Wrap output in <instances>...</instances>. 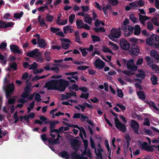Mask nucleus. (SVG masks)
<instances>
[{"label": "nucleus", "mask_w": 159, "mask_h": 159, "mask_svg": "<svg viewBox=\"0 0 159 159\" xmlns=\"http://www.w3.org/2000/svg\"><path fill=\"white\" fill-rule=\"evenodd\" d=\"M120 44L121 48L124 50L127 51L130 48L129 43L125 39H122L120 42Z\"/></svg>", "instance_id": "7"}, {"label": "nucleus", "mask_w": 159, "mask_h": 159, "mask_svg": "<svg viewBox=\"0 0 159 159\" xmlns=\"http://www.w3.org/2000/svg\"><path fill=\"white\" fill-rule=\"evenodd\" d=\"M139 125L138 123L134 120H132L131 122L130 127L132 128L134 133L139 134Z\"/></svg>", "instance_id": "10"}, {"label": "nucleus", "mask_w": 159, "mask_h": 159, "mask_svg": "<svg viewBox=\"0 0 159 159\" xmlns=\"http://www.w3.org/2000/svg\"><path fill=\"white\" fill-rule=\"evenodd\" d=\"M23 14V13L22 12H21L20 13H15L14 14V17L15 18L19 19L22 16Z\"/></svg>", "instance_id": "41"}, {"label": "nucleus", "mask_w": 159, "mask_h": 159, "mask_svg": "<svg viewBox=\"0 0 159 159\" xmlns=\"http://www.w3.org/2000/svg\"><path fill=\"white\" fill-rule=\"evenodd\" d=\"M79 141L77 139H74L70 142L71 145L73 149L76 152L79 151L80 147Z\"/></svg>", "instance_id": "8"}, {"label": "nucleus", "mask_w": 159, "mask_h": 159, "mask_svg": "<svg viewBox=\"0 0 159 159\" xmlns=\"http://www.w3.org/2000/svg\"><path fill=\"white\" fill-rule=\"evenodd\" d=\"M143 125H146L149 126L150 125V123L149 120L148 118H145L144 120Z\"/></svg>", "instance_id": "53"}, {"label": "nucleus", "mask_w": 159, "mask_h": 159, "mask_svg": "<svg viewBox=\"0 0 159 159\" xmlns=\"http://www.w3.org/2000/svg\"><path fill=\"white\" fill-rule=\"evenodd\" d=\"M76 24L77 27L79 29L82 28V27L84 25V23L83 21L80 19L77 20Z\"/></svg>", "instance_id": "26"}, {"label": "nucleus", "mask_w": 159, "mask_h": 159, "mask_svg": "<svg viewBox=\"0 0 159 159\" xmlns=\"http://www.w3.org/2000/svg\"><path fill=\"white\" fill-rule=\"evenodd\" d=\"M126 66L127 68L131 70L135 71L137 70V66L134 65L133 59L128 61Z\"/></svg>", "instance_id": "11"}, {"label": "nucleus", "mask_w": 159, "mask_h": 159, "mask_svg": "<svg viewBox=\"0 0 159 159\" xmlns=\"http://www.w3.org/2000/svg\"><path fill=\"white\" fill-rule=\"evenodd\" d=\"M108 2L110 4L114 6H116L118 3V0H108Z\"/></svg>", "instance_id": "39"}, {"label": "nucleus", "mask_w": 159, "mask_h": 159, "mask_svg": "<svg viewBox=\"0 0 159 159\" xmlns=\"http://www.w3.org/2000/svg\"><path fill=\"white\" fill-rule=\"evenodd\" d=\"M73 89H87L85 87L79 88L78 85L76 84H73L72 85Z\"/></svg>", "instance_id": "31"}, {"label": "nucleus", "mask_w": 159, "mask_h": 159, "mask_svg": "<svg viewBox=\"0 0 159 159\" xmlns=\"http://www.w3.org/2000/svg\"><path fill=\"white\" fill-rule=\"evenodd\" d=\"M46 21L48 22H52L53 19V17L51 15H49L46 17Z\"/></svg>", "instance_id": "62"}, {"label": "nucleus", "mask_w": 159, "mask_h": 159, "mask_svg": "<svg viewBox=\"0 0 159 159\" xmlns=\"http://www.w3.org/2000/svg\"><path fill=\"white\" fill-rule=\"evenodd\" d=\"M90 142L91 143V147L92 149H95L96 148L94 140L91 138H90Z\"/></svg>", "instance_id": "56"}, {"label": "nucleus", "mask_w": 159, "mask_h": 159, "mask_svg": "<svg viewBox=\"0 0 159 159\" xmlns=\"http://www.w3.org/2000/svg\"><path fill=\"white\" fill-rule=\"evenodd\" d=\"M40 95L38 93H36L34 99L38 102L40 101L41 100Z\"/></svg>", "instance_id": "54"}, {"label": "nucleus", "mask_w": 159, "mask_h": 159, "mask_svg": "<svg viewBox=\"0 0 159 159\" xmlns=\"http://www.w3.org/2000/svg\"><path fill=\"white\" fill-rule=\"evenodd\" d=\"M40 137L41 139L44 141V143L46 144L47 141H48V138L47 135L45 134H43L40 135Z\"/></svg>", "instance_id": "34"}, {"label": "nucleus", "mask_w": 159, "mask_h": 159, "mask_svg": "<svg viewBox=\"0 0 159 159\" xmlns=\"http://www.w3.org/2000/svg\"><path fill=\"white\" fill-rule=\"evenodd\" d=\"M140 147L141 149L146 151L148 152H153L154 151V148L152 147V145L149 146L147 142H143L140 145Z\"/></svg>", "instance_id": "6"}, {"label": "nucleus", "mask_w": 159, "mask_h": 159, "mask_svg": "<svg viewBox=\"0 0 159 159\" xmlns=\"http://www.w3.org/2000/svg\"><path fill=\"white\" fill-rule=\"evenodd\" d=\"M70 27L71 26L69 25L64 27L63 28L64 33L65 34H66L67 33V32L68 30L69 31L70 33H72L73 31L74 30L72 28H70Z\"/></svg>", "instance_id": "21"}, {"label": "nucleus", "mask_w": 159, "mask_h": 159, "mask_svg": "<svg viewBox=\"0 0 159 159\" xmlns=\"http://www.w3.org/2000/svg\"><path fill=\"white\" fill-rule=\"evenodd\" d=\"M44 55L46 60L48 61H49L50 60V52H46L45 53Z\"/></svg>", "instance_id": "55"}, {"label": "nucleus", "mask_w": 159, "mask_h": 159, "mask_svg": "<svg viewBox=\"0 0 159 159\" xmlns=\"http://www.w3.org/2000/svg\"><path fill=\"white\" fill-rule=\"evenodd\" d=\"M83 20L85 22L89 24H91L92 23L93 18L90 17L88 14H86Z\"/></svg>", "instance_id": "18"}, {"label": "nucleus", "mask_w": 159, "mask_h": 159, "mask_svg": "<svg viewBox=\"0 0 159 159\" xmlns=\"http://www.w3.org/2000/svg\"><path fill=\"white\" fill-rule=\"evenodd\" d=\"M69 85L68 81L61 79L57 82L53 81L45 84V88L48 89H66Z\"/></svg>", "instance_id": "1"}, {"label": "nucleus", "mask_w": 159, "mask_h": 159, "mask_svg": "<svg viewBox=\"0 0 159 159\" xmlns=\"http://www.w3.org/2000/svg\"><path fill=\"white\" fill-rule=\"evenodd\" d=\"M134 30V27H132L130 25H127L125 26L124 29V33L125 36L128 37L131 34Z\"/></svg>", "instance_id": "9"}, {"label": "nucleus", "mask_w": 159, "mask_h": 159, "mask_svg": "<svg viewBox=\"0 0 159 159\" xmlns=\"http://www.w3.org/2000/svg\"><path fill=\"white\" fill-rule=\"evenodd\" d=\"M75 41L79 43H81L80 41V38L79 35V32L78 31H76L75 33Z\"/></svg>", "instance_id": "30"}, {"label": "nucleus", "mask_w": 159, "mask_h": 159, "mask_svg": "<svg viewBox=\"0 0 159 159\" xmlns=\"http://www.w3.org/2000/svg\"><path fill=\"white\" fill-rule=\"evenodd\" d=\"M38 44L39 45V47L40 48H44L47 45L45 40L43 39H41L38 41Z\"/></svg>", "instance_id": "20"}, {"label": "nucleus", "mask_w": 159, "mask_h": 159, "mask_svg": "<svg viewBox=\"0 0 159 159\" xmlns=\"http://www.w3.org/2000/svg\"><path fill=\"white\" fill-rule=\"evenodd\" d=\"M146 43L150 45L154 46L156 48H159V36L156 35H152L146 40Z\"/></svg>", "instance_id": "2"}, {"label": "nucleus", "mask_w": 159, "mask_h": 159, "mask_svg": "<svg viewBox=\"0 0 159 159\" xmlns=\"http://www.w3.org/2000/svg\"><path fill=\"white\" fill-rule=\"evenodd\" d=\"M59 156L62 158L66 159H69L70 155L68 152L65 151H63L59 153Z\"/></svg>", "instance_id": "16"}, {"label": "nucleus", "mask_w": 159, "mask_h": 159, "mask_svg": "<svg viewBox=\"0 0 159 159\" xmlns=\"http://www.w3.org/2000/svg\"><path fill=\"white\" fill-rule=\"evenodd\" d=\"M10 48L11 51L14 53L20 54L21 53L19 48L17 45H13L10 46Z\"/></svg>", "instance_id": "13"}, {"label": "nucleus", "mask_w": 159, "mask_h": 159, "mask_svg": "<svg viewBox=\"0 0 159 159\" xmlns=\"http://www.w3.org/2000/svg\"><path fill=\"white\" fill-rule=\"evenodd\" d=\"M0 60L3 61L4 64H5L6 63L7 61L6 57H4L1 54H0Z\"/></svg>", "instance_id": "59"}, {"label": "nucleus", "mask_w": 159, "mask_h": 159, "mask_svg": "<svg viewBox=\"0 0 159 159\" xmlns=\"http://www.w3.org/2000/svg\"><path fill=\"white\" fill-rule=\"evenodd\" d=\"M11 67L14 70H17V65L16 62H13L10 65Z\"/></svg>", "instance_id": "64"}, {"label": "nucleus", "mask_w": 159, "mask_h": 159, "mask_svg": "<svg viewBox=\"0 0 159 159\" xmlns=\"http://www.w3.org/2000/svg\"><path fill=\"white\" fill-rule=\"evenodd\" d=\"M109 45L112 46V48L113 50H116L119 49V47L117 44H115L111 41H109Z\"/></svg>", "instance_id": "35"}, {"label": "nucleus", "mask_w": 159, "mask_h": 159, "mask_svg": "<svg viewBox=\"0 0 159 159\" xmlns=\"http://www.w3.org/2000/svg\"><path fill=\"white\" fill-rule=\"evenodd\" d=\"M152 70H153L155 73H158L159 72V70L156 64H154L151 67Z\"/></svg>", "instance_id": "38"}, {"label": "nucleus", "mask_w": 159, "mask_h": 159, "mask_svg": "<svg viewBox=\"0 0 159 159\" xmlns=\"http://www.w3.org/2000/svg\"><path fill=\"white\" fill-rule=\"evenodd\" d=\"M101 151H102V149L100 150L98 148L97 152L96 151V148L95 149V153H96V155L99 158L102 157V153Z\"/></svg>", "instance_id": "32"}, {"label": "nucleus", "mask_w": 159, "mask_h": 159, "mask_svg": "<svg viewBox=\"0 0 159 159\" xmlns=\"http://www.w3.org/2000/svg\"><path fill=\"white\" fill-rule=\"evenodd\" d=\"M129 18L134 23H137L138 21L137 18L134 16V15L133 14H131L130 15Z\"/></svg>", "instance_id": "29"}, {"label": "nucleus", "mask_w": 159, "mask_h": 159, "mask_svg": "<svg viewBox=\"0 0 159 159\" xmlns=\"http://www.w3.org/2000/svg\"><path fill=\"white\" fill-rule=\"evenodd\" d=\"M52 138H50L48 139V144L50 145H53L55 144H58L57 142L55 139H53Z\"/></svg>", "instance_id": "28"}, {"label": "nucleus", "mask_w": 159, "mask_h": 159, "mask_svg": "<svg viewBox=\"0 0 159 159\" xmlns=\"http://www.w3.org/2000/svg\"><path fill=\"white\" fill-rule=\"evenodd\" d=\"M147 29L150 30H152L153 28V27L152 23L150 21H148L147 23Z\"/></svg>", "instance_id": "33"}, {"label": "nucleus", "mask_w": 159, "mask_h": 159, "mask_svg": "<svg viewBox=\"0 0 159 159\" xmlns=\"http://www.w3.org/2000/svg\"><path fill=\"white\" fill-rule=\"evenodd\" d=\"M75 16V15L74 14H72L69 17V21L71 24L72 23Z\"/></svg>", "instance_id": "63"}, {"label": "nucleus", "mask_w": 159, "mask_h": 159, "mask_svg": "<svg viewBox=\"0 0 159 159\" xmlns=\"http://www.w3.org/2000/svg\"><path fill=\"white\" fill-rule=\"evenodd\" d=\"M5 91L7 98L10 97L11 94L14 91V90H4Z\"/></svg>", "instance_id": "37"}, {"label": "nucleus", "mask_w": 159, "mask_h": 159, "mask_svg": "<svg viewBox=\"0 0 159 159\" xmlns=\"http://www.w3.org/2000/svg\"><path fill=\"white\" fill-rule=\"evenodd\" d=\"M89 93H82L80 96V97L81 98H84L86 99L89 98Z\"/></svg>", "instance_id": "50"}, {"label": "nucleus", "mask_w": 159, "mask_h": 159, "mask_svg": "<svg viewBox=\"0 0 159 159\" xmlns=\"http://www.w3.org/2000/svg\"><path fill=\"white\" fill-rule=\"evenodd\" d=\"M137 94L139 99L143 101L145 99L146 96L144 92L140 90L137 92Z\"/></svg>", "instance_id": "17"}, {"label": "nucleus", "mask_w": 159, "mask_h": 159, "mask_svg": "<svg viewBox=\"0 0 159 159\" xmlns=\"http://www.w3.org/2000/svg\"><path fill=\"white\" fill-rule=\"evenodd\" d=\"M145 75L144 72L142 73L137 74L136 76L138 78L141 77L142 79H143L145 77Z\"/></svg>", "instance_id": "61"}, {"label": "nucleus", "mask_w": 159, "mask_h": 159, "mask_svg": "<svg viewBox=\"0 0 159 159\" xmlns=\"http://www.w3.org/2000/svg\"><path fill=\"white\" fill-rule=\"evenodd\" d=\"M116 105L120 108L122 111H125L126 109V107L124 105L120 103H116Z\"/></svg>", "instance_id": "58"}, {"label": "nucleus", "mask_w": 159, "mask_h": 159, "mask_svg": "<svg viewBox=\"0 0 159 159\" xmlns=\"http://www.w3.org/2000/svg\"><path fill=\"white\" fill-rule=\"evenodd\" d=\"M79 49L81 51L82 55L84 57H85L88 53V52L86 51V48H79Z\"/></svg>", "instance_id": "49"}, {"label": "nucleus", "mask_w": 159, "mask_h": 159, "mask_svg": "<svg viewBox=\"0 0 159 159\" xmlns=\"http://www.w3.org/2000/svg\"><path fill=\"white\" fill-rule=\"evenodd\" d=\"M14 87L13 83H9L7 84L6 89H14Z\"/></svg>", "instance_id": "51"}, {"label": "nucleus", "mask_w": 159, "mask_h": 159, "mask_svg": "<svg viewBox=\"0 0 159 159\" xmlns=\"http://www.w3.org/2000/svg\"><path fill=\"white\" fill-rule=\"evenodd\" d=\"M150 54L151 56L156 60L157 61H159V56L158 52L154 50L150 51Z\"/></svg>", "instance_id": "15"}, {"label": "nucleus", "mask_w": 159, "mask_h": 159, "mask_svg": "<svg viewBox=\"0 0 159 159\" xmlns=\"http://www.w3.org/2000/svg\"><path fill=\"white\" fill-rule=\"evenodd\" d=\"M139 15V21H146L148 19H150V18L146 16H143L140 13H138Z\"/></svg>", "instance_id": "22"}, {"label": "nucleus", "mask_w": 159, "mask_h": 159, "mask_svg": "<svg viewBox=\"0 0 159 159\" xmlns=\"http://www.w3.org/2000/svg\"><path fill=\"white\" fill-rule=\"evenodd\" d=\"M94 31L97 33L99 32H104L105 31V30L103 27H101L99 28H95L93 29Z\"/></svg>", "instance_id": "36"}, {"label": "nucleus", "mask_w": 159, "mask_h": 159, "mask_svg": "<svg viewBox=\"0 0 159 159\" xmlns=\"http://www.w3.org/2000/svg\"><path fill=\"white\" fill-rule=\"evenodd\" d=\"M18 102L21 103L22 104H24L25 102H27L28 101L27 100L25 99H24L23 98H20L18 100Z\"/></svg>", "instance_id": "57"}, {"label": "nucleus", "mask_w": 159, "mask_h": 159, "mask_svg": "<svg viewBox=\"0 0 159 159\" xmlns=\"http://www.w3.org/2000/svg\"><path fill=\"white\" fill-rule=\"evenodd\" d=\"M145 59L147 61V64L149 66L151 67L154 64H153V59L150 57L149 56H147L145 57Z\"/></svg>", "instance_id": "19"}, {"label": "nucleus", "mask_w": 159, "mask_h": 159, "mask_svg": "<svg viewBox=\"0 0 159 159\" xmlns=\"http://www.w3.org/2000/svg\"><path fill=\"white\" fill-rule=\"evenodd\" d=\"M139 52V46L135 43L132 44L131 49L129 53L131 55L137 56Z\"/></svg>", "instance_id": "5"}, {"label": "nucleus", "mask_w": 159, "mask_h": 159, "mask_svg": "<svg viewBox=\"0 0 159 159\" xmlns=\"http://www.w3.org/2000/svg\"><path fill=\"white\" fill-rule=\"evenodd\" d=\"M115 126L117 129L123 132L124 133L126 131V128L125 124H122L121 122H120L118 124H116Z\"/></svg>", "instance_id": "14"}, {"label": "nucleus", "mask_w": 159, "mask_h": 159, "mask_svg": "<svg viewBox=\"0 0 159 159\" xmlns=\"http://www.w3.org/2000/svg\"><path fill=\"white\" fill-rule=\"evenodd\" d=\"M27 56L30 57H34V58H39L38 61H43V59L41 57V53L39 51L38 49L36 48L34 50L27 53Z\"/></svg>", "instance_id": "4"}, {"label": "nucleus", "mask_w": 159, "mask_h": 159, "mask_svg": "<svg viewBox=\"0 0 159 159\" xmlns=\"http://www.w3.org/2000/svg\"><path fill=\"white\" fill-rule=\"evenodd\" d=\"M77 152L75 151V152L71 154V157L72 159H76L79 156V155L77 153Z\"/></svg>", "instance_id": "52"}, {"label": "nucleus", "mask_w": 159, "mask_h": 159, "mask_svg": "<svg viewBox=\"0 0 159 159\" xmlns=\"http://www.w3.org/2000/svg\"><path fill=\"white\" fill-rule=\"evenodd\" d=\"M134 33L136 35H139L141 32V29L140 26L138 25H136L134 28Z\"/></svg>", "instance_id": "23"}, {"label": "nucleus", "mask_w": 159, "mask_h": 159, "mask_svg": "<svg viewBox=\"0 0 159 159\" xmlns=\"http://www.w3.org/2000/svg\"><path fill=\"white\" fill-rule=\"evenodd\" d=\"M152 83L153 85L157 84L158 78L155 75H152L151 78Z\"/></svg>", "instance_id": "27"}, {"label": "nucleus", "mask_w": 159, "mask_h": 159, "mask_svg": "<svg viewBox=\"0 0 159 159\" xmlns=\"http://www.w3.org/2000/svg\"><path fill=\"white\" fill-rule=\"evenodd\" d=\"M37 67V64L36 62H35L33 64L30 65L29 67V69L30 70L33 69L35 70Z\"/></svg>", "instance_id": "45"}, {"label": "nucleus", "mask_w": 159, "mask_h": 159, "mask_svg": "<svg viewBox=\"0 0 159 159\" xmlns=\"http://www.w3.org/2000/svg\"><path fill=\"white\" fill-rule=\"evenodd\" d=\"M61 47L65 49H68L70 46L69 43H66L64 42H62L61 44Z\"/></svg>", "instance_id": "43"}, {"label": "nucleus", "mask_w": 159, "mask_h": 159, "mask_svg": "<svg viewBox=\"0 0 159 159\" xmlns=\"http://www.w3.org/2000/svg\"><path fill=\"white\" fill-rule=\"evenodd\" d=\"M102 50L104 52H107L112 53V51L109 48L105 46H103Z\"/></svg>", "instance_id": "46"}, {"label": "nucleus", "mask_w": 159, "mask_h": 159, "mask_svg": "<svg viewBox=\"0 0 159 159\" xmlns=\"http://www.w3.org/2000/svg\"><path fill=\"white\" fill-rule=\"evenodd\" d=\"M83 139V142L84 143V146L85 149L84 151V152H87V150L88 147V142L87 140Z\"/></svg>", "instance_id": "44"}, {"label": "nucleus", "mask_w": 159, "mask_h": 159, "mask_svg": "<svg viewBox=\"0 0 159 159\" xmlns=\"http://www.w3.org/2000/svg\"><path fill=\"white\" fill-rule=\"evenodd\" d=\"M92 40L93 42L100 41V38L97 36L93 35L92 36Z\"/></svg>", "instance_id": "47"}, {"label": "nucleus", "mask_w": 159, "mask_h": 159, "mask_svg": "<svg viewBox=\"0 0 159 159\" xmlns=\"http://www.w3.org/2000/svg\"><path fill=\"white\" fill-rule=\"evenodd\" d=\"M129 5L130 6L131 8L132 9L137 8L138 7V6L135 2L130 3Z\"/></svg>", "instance_id": "40"}, {"label": "nucleus", "mask_w": 159, "mask_h": 159, "mask_svg": "<svg viewBox=\"0 0 159 159\" xmlns=\"http://www.w3.org/2000/svg\"><path fill=\"white\" fill-rule=\"evenodd\" d=\"M121 31L120 28L116 29L113 28L111 31V33L108 35V38L112 41L115 40V39L119 38L121 35Z\"/></svg>", "instance_id": "3"}, {"label": "nucleus", "mask_w": 159, "mask_h": 159, "mask_svg": "<svg viewBox=\"0 0 159 159\" xmlns=\"http://www.w3.org/2000/svg\"><path fill=\"white\" fill-rule=\"evenodd\" d=\"M117 91L118 96L120 98L123 97L124 94L122 90H117Z\"/></svg>", "instance_id": "60"}, {"label": "nucleus", "mask_w": 159, "mask_h": 159, "mask_svg": "<svg viewBox=\"0 0 159 159\" xmlns=\"http://www.w3.org/2000/svg\"><path fill=\"white\" fill-rule=\"evenodd\" d=\"M94 65L99 69H102L104 67L105 63L102 60L99 59H97L94 62Z\"/></svg>", "instance_id": "12"}, {"label": "nucleus", "mask_w": 159, "mask_h": 159, "mask_svg": "<svg viewBox=\"0 0 159 159\" xmlns=\"http://www.w3.org/2000/svg\"><path fill=\"white\" fill-rule=\"evenodd\" d=\"M25 91L22 93L21 97L23 98H27L30 94V91L31 90H25Z\"/></svg>", "instance_id": "25"}, {"label": "nucleus", "mask_w": 159, "mask_h": 159, "mask_svg": "<svg viewBox=\"0 0 159 159\" xmlns=\"http://www.w3.org/2000/svg\"><path fill=\"white\" fill-rule=\"evenodd\" d=\"M79 130L80 131V136L82 139H83V136L82 133L84 136L86 137V132L83 127H80Z\"/></svg>", "instance_id": "24"}, {"label": "nucleus", "mask_w": 159, "mask_h": 159, "mask_svg": "<svg viewBox=\"0 0 159 159\" xmlns=\"http://www.w3.org/2000/svg\"><path fill=\"white\" fill-rule=\"evenodd\" d=\"M151 21L154 24L158 26H159V22H158L157 19L156 17H153Z\"/></svg>", "instance_id": "48"}, {"label": "nucleus", "mask_w": 159, "mask_h": 159, "mask_svg": "<svg viewBox=\"0 0 159 159\" xmlns=\"http://www.w3.org/2000/svg\"><path fill=\"white\" fill-rule=\"evenodd\" d=\"M125 139L127 142V148H128L129 146V142L131 140V138L129 135H127L125 136Z\"/></svg>", "instance_id": "42"}]
</instances>
